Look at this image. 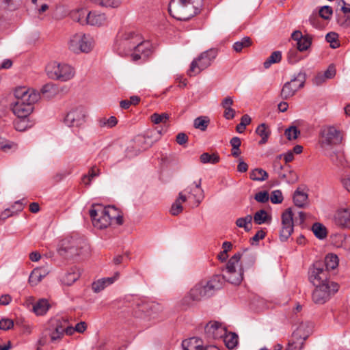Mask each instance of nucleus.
I'll list each match as a JSON object with an SVG mask.
<instances>
[{
    "instance_id": "1",
    "label": "nucleus",
    "mask_w": 350,
    "mask_h": 350,
    "mask_svg": "<svg viewBox=\"0 0 350 350\" xmlns=\"http://www.w3.org/2000/svg\"><path fill=\"white\" fill-rule=\"evenodd\" d=\"M16 99L12 105V111L17 118H28L33 110V105L39 100L40 93L26 87H18L14 90Z\"/></svg>"
},
{
    "instance_id": "2",
    "label": "nucleus",
    "mask_w": 350,
    "mask_h": 350,
    "mask_svg": "<svg viewBox=\"0 0 350 350\" xmlns=\"http://www.w3.org/2000/svg\"><path fill=\"white\" fill-rule=\"evenodd\" d=\"M89 213L94 226L99 229L106 228L113 223L118 225L123 223L122 216L114 206L94 204Z\"/></svg>"
},
{
    "instance_id": "3",
    "label": "nucleus",
    "mask_w": 350,
    "mask_h": 350,
    "mask_svg": "<svg viewBox=\"0 0 350 350\" xmlns=\"http://www.w3.org/2000/svg\"><path fill=\"white\" fill-rule=\"evenodd\" d=\"M203 0H171L168 11L178 21H187L196 15L202 7Z\"/></svg>"
},
{
    "instance_id": "4",
    "label": "nucleus",
    "mask_w": 350,
    "mask_h": 350,
    "mask_svg": "<svg viewBox=\"0 0 350 350\" xmlns=\"http://www.w3.org/2000/svg\"><path fill=\"white\" fill-rule=\"evenodd\" d=\"M88 250L85 240L77 236L66 237L60 241L58 253L66 258H72Z\"/></svg>"
},
{
    "instance_id": "5",
    "label": "nucleus",
    "mask_w": 350,
    "mask_h": 350,
    "mask_svg": "<svg viewBox=\"0 0 350 350\" xmlns=\"http://www.w3.org/2000/svg\"><path fill=\"white\" fill-rule=\"evenodd\" d=\"M221 287L220 275H215L205 284H196L189 292V297L193 301H200L202 299L212 296L214 292Z\"/></svg>"
},
{
    "instance_id": "6",
    "label": "nucleus",
    "mask_w": 350,
    "mask_h": 350,
    "mask_svg": "<svg viewBox=\"0 0 350 350\" xmlns=\"http://www.w3.org/2000/svg\"><path fill=\"white\" fill-rule=\"evenodd\" d=\"M141 36L133 31H125L119 34L114 45V49L121 56L130 55L140 42Z\"/></svg>"
},
{
    "instance_id": "7",
    "label": "nucleus",
    "mask_w": 350,
    "mask_h": 350,
    "mask_svg": "<svg viewBox=\"0 0 350 350\" xmlns=\"http://www.w3.org/2000/svg\"><path fill=\"white\" fill-rule=\"evenodd\" d=\"M47 76L55 80L62 82L72 79L75 75V68L66 63L53 62L46 66Z\"/></svg>"
},
{
    "instance_id": "8",
    "label": "nucleus",
    "mask_w": 350,
    "mask_h": 350,
    "mask_svg": "<svg viewBox=\"0 0 350 350\" xmlns=\"http://www.w3.org/2000/svg\"><path fill=\"white\" fill-rule=\"evenodd\" d=\"M294 214L291 208L285 210L282 214V229L280 232V239L282 241H286L293 232L294 223L302 224L306 219V214L299 211L298 217L293 219Z\"/></svg>"
},
{
    "instance_id": "9",
    "label": "nucleus",
    "mask_w": 350,
    "mask_h": 350,
    "mask_svg": "<svg viewBox=\"0 0 350 350\" xmlns=\"http://www.w3.org/2000/svg\"><path fill=\"white\" fill-rule=\"evenodd\" d=\"M68 47L75 54L88 53L92 49V38L83 33H77L70 36Z\"/></svg>"
},
{
    "instance_id": "10",
    "label": "nucleus",
    "mask_w": 350,
    "mask_h": 350,
    "mask_svg": "<svg viewBox=\"0 0 350 350\" xmlns=\"http://www.w3.org/2000/svg\"><path fill=\"white\" fill-rule=\"evenodd\" d=\"M217 55V51L215 49H211L202 53L197 59L191 62L188 75L190 76L195 75L207 68L211 65Z\"/></svg>"
},
{
    "instance_id": "11",
    "label": "nucleus",
    "mask_w": 350,
    "mask_h": 350,
    "mask_svg": "<svg viewBox=\"0 0 350 350\" xmlns=\"http://www.w3.org/2000/svg\"><path fill=\"white\" fill-rule=\"evenodd\" d=\"M315 288L312 292V301L317 304H323L338 291L339 286L336 282L323 283V284L314 286Z\"/></svg>"
},
{
    "instance_id": "12",
    "label": "nucleus",
    "mask_w": 350,
    "mask_h": 350,
    "mask_svg": "<svg viewBox=\"0 0 350 350\" xmlns=\"http://www.w3.org/2000/svg\"><path fill=\"white\" fill-rule=\"evenodd\" d=\"M329 278V272L324 268V263L322 261H316L309 269L308 278L314 286L323 283H332L333 282L330 281Z\"/></svg>"
},
{
    "instance_id": "13",
    "label": "nucleus",
    "mask_w": 350,
    "mask_h": 350,
    "mask_svg": "<svg viewBox=\"0 0 350 350\" xmlns=\"http://www.w3.org/2000/svg\"><path fill=\"white\" fill-rule=\"evenodd\" d=\"M88 114L85 107L79 106L70 110L64 118L69 127L83 128L88 120Z\"/></svg>"
},
{
    "instance_id": "14",
    "label": "nucleus",
    "mask_w": 350,
    "mask_h": 350,
    "mask_svg": "<svg viewBox=\"0 0 350 350\" xmlns=\"http://www.w3.org/2000/svg\"><path fill=\"white\" fill-rule=\"evenodd\" d=\"M306 81V74L299 72L291 79L285 83L281 90L280 97L286 100L295 95L296 92L304 86Z\"/></svg>"
},
{
    "instance_id": "15",
    "label": "nucleus",
    "mask_w": 350,
    "mask_h": 350,
    "mask_svg": "<svg viewBox=\"0 0 350 350\" xmlns=\"http://www.w3.org/2000/svg\"><path fill=\"white\" fill-rule=\"evenodd\" d=\"M153 46L148 40H143L140 38V42L137 43L133 52L131 53V59L133 62L142 59L146 61L152 53Z\"/></svg>"
},
{
    "instance_id": "16",
    "label": "nucleus",
    "mask_w": 350,
    "mask_h": 350,
    "mask_svg": "<svg viewBox=\"0 0 350 350\" xmlns=\"http://www.w3.org/2000/svg\"><path fill=\"white\" fill-rule=\"evenodd\" d=\"M201 183L202 180L199 179L198 181L193 182L191 185L189 186L183 191L185 194L188 193L190 195L187 198H190V197L193 198L196 206H198L204 198V193L201 187Z\"/></svg>"
},
{
    "instance_id": "17",
    "label": "nucleus",
    "mask_w": 350,
    "mask_h": 350,
    "mask_svg": "<svg viewBox=\"0 0 350 350\" xmlns=\"http://www.w3.org/2000/svg\"><path fill=\"white\" fill-rule=\"evenodd\" d=\"M225 329L218 322H210L204 327L205 335L208 339H218L223 338Z\"/></svg>"
},
{
    "instance_id": "18",
    "label": "nucleus",
    "mask_w": 350,
    "mask_h": 350,
    "mask_svg": "<svg viewBox=\"0 0 350 350\" xmlns=\"http://www.w3.org/2000/svg\"><path fill=\"white\" fill-rule=\"evenodd\" d=\"M51 271L50 267L46 265L35 268L29 277V282L31 286L37 285Z\"/></svg>"
},
{
    "instance_id": "19",
    "label": "nucleus",
    "mask_w": 350,
    "mask_h": 350,
    "mask_svg": "<svg viewBox=\"0 0 350 350\" xmlns=\"http://www.w3.org/2000/svg\"><path fill=\"white\" fill-rule=\"evenodd\" d=\"M313 327L310 322L301 323L293 333V338L306 340L312 333Z\"/></svg>"
},
{
    "instance_id": "20",
    "label": "nucleus",
    "mask_w": 350,
    "mask_h": 350,
    "mask_svg": "<svg viewBox=\"0 0 350 350\" xmlns=\"http://www.w3.org/2000/svg\"><path fill=\"white\" fill-rule=\"evenodd\" d=\"M335 224L342 228H350V209L340 208L334 215Z\"/></svg>"
},
{
    "instance_id": "21",
    "label": "nucleus",
    "mask_w": 350,
    "mask_h": 350,
    "mask_svg": "<svg viewBox=\"0 0 350 350\" xmlns=\"http://www.w3.org/2000/svg\"><path fill=\"white\" fill-rule=\"evenodd\" d=\"M120 277V273L116 272L111 277L103 278L94 282L92 284V288L94 292L99 293L107 286L112 284Z\"/></svg>"
},
{
    "instance_id": "22",
    "label": "nucleus",
    "mask_w": 350,
    "mask_h": 350,
    "mask_svg": "<svg viewBox=\"0 0 350 350\" xmlns=\"http://www.w3.org/2000/svg\"><path fill=\"white\" fill-rule=\"evenodd\" d=\"M80 277V272L77 267H73L64 272L60 278L61 282L67 286L72 285Z\"/></svg>"
},
{
    "instance_id": "23",
    "label": "nucleus",
    "mask_w": 350,
    "mask_h": 350,
    "mask_svg": "<svg viewBox=\"0 0 350 350\" xmlns=\"http://www.w3.org/2000/svg\"><path fill=\"white\" fill-rule=\"evenodd\" d=\"M243 271L244 270L240 267L238 270L235 269L232 272L225 271L223 276L221 277V280L225 279L231 284L238 285L243 279Z\"/></svg>"
},
{
    "instance_id": "24",
    "label": "nucleus",
    "mask_w": 350,
    "mask_h": 350,
    "mask_svg": "<svg viewBox=\"0 0 350 350\" xmlns=\"http://www.w3.org/2000/svg\"><path fill=\"white\" fill-rule=\"evenodd\" d=\"M183 350H202L203 347L202 340L197 337H192L182 342Z\"/></svg>"
},
{
    "instance_id": "25",
    "label": "nucleus",
    "mask_w": 350,
    "mask_h": 350,
    "mask_svg": "<svg viewBox=\"0 0 350 350\" xmlns=\"http://www.w3.org/2000/svg\"><path fill=\"white\" fill-rule=\"evenodd\" d=\"M106 17L104 14L96 12H89L87 15L86 25L100 26L104 24Z\"/></svg>"
},
{
    "instance_id": "26",
    "label": "nucleus",
    "mask_w": 350,
    "mask_h": 350,
    "mask_svg": "<svg viewBox=\"0 0 350 350\" xmlns=\"http://www.w3.org/2000/svg\"><path fill=\"white\" fill-rule=\"evenodd\" d=\"M241 258L242 267H241L243 270L252 268L254 265L256 259V254L253 252H249L247 250H245L243 254H241Z\"/></svg>"
},
{
    "instance_id": "27",
    "label": "nucleus",
    "mask_w": 350,
    "mask_h": 350,
    "mask_svg": "<svg viewBox=\"0 0 350 350\" xmlns=\"http://www.w3.org/2000/svg\"><path fill=\"white\" fill-rule=\"evenodd\" d=\"M187 200V194L184 193L183 192H180L178 198L172 205V207L170 208V213L174 216L180 214L183 210L182 204L183 202H185Z\"/></svg>"
},
{
    "instance_id": "28",
    "label": "nucleus",
    "mask_w": 350,
    "mask_h": 350,
    "mask_svg": "<svg viewBox=\"0 0 350 350\" xmlns=\"http://www.w3.org/2000/svg\"><path fill=\"white\" fill-rule=\"evenodd\" d=\"M339 131L334 127H329L323 133L324 141L327 145H332L339 141Z\"/></svg>"
},
{
    "instance_id": "29",
    "label": "nucleus",
    "mask_w": 350,
    "mask_h": 350,
    "mask_svg": "<svg viewBox=\"0 0 350 350\" xmlns=\"http://www.w3.org/2000/svg\"><path fill=\"white\" fill-rule=\"evenodd\" d=\"M50 306L47 299H40L33 304V311L36 315H44L47 312Z\"/></svg>"
},
{
    "instance_id": "30",
    "label": "nucleus",
    "mask_w": 350,
    "mask_h": 350,
    "mask_svg": "<svg viewBox=\"0 0 350 350\" xmlns=\"http://www.w3.org/2000/svg\"><path fill=\"white\" fill-rule=\"evenodd\" d=\"M135 142L137 146H140L139 150H146L153 144V140L150 136L139 135L135 139Z\"/></svg>"
},
{
    "instance_id": "31",
    "label": "nucleus",
    "mask_w": 350,
    "mask_h": 350,
    "mask_svg": "<svg viewBox=\"0 0 350 350\" xmlns=\"http://www.w3.org/2000/svg\"><path fill=\"white\" fill-rule=\"evenodd\" d=\"M88 12L85 9H79L72 11L70 13V17L74 21L78 22L81 25H86L87 23V15Z\"/></svg>"
},
{
    "instance_id": "32",
    "label": "nucleus",
    "mask_w": 350,
    "mask_h": 350,
    "mask_svg": "<svg viewBox=\"0 0 350 350\" xmlns=\"http://www.w3.org/2000/svg\"><path fill=\"white\" fill-rule=\"evenodd\" d=\"M256 133L261 137L259 144L262 145L267 143L271 134V131L265 123L260 124L256 129Z\"/></svg>"
},
{
    "instance_id": "33",
    "label": "nucleus",
    "mask_w": 350,
    "mask_h": 350,
    "mask_svg": "<svg viewBox=\"0 0 350 350\" xmlns=\"http://www.w3.org/2000/svg\"><path fill=\"white\" fill-rule=\"evenodd\" d=\"M33 122L30 121L29 118H17L14 122V126L16 131H25L28 128H31Z\"/></svg>"
},
{
    "instance_id": "34",
    "label": "nucleus",
    "mask_w": 350,
    "mask_h": 350,
    "mask_svg": "<svg viewBox=\"0 0 350 350\" xmlns=\"http://www.w3.org/2000/svg\"><path fill=\"white\" fill-rule=\"evenodd\" d=\"M58 92V89L55 85L49 83L42 86L41 93L46 98H51L55 96Z\"/></svg>"
},
{
    "instance_id": "35",
    "label": "nucleus",
    "mask_w": 350,
    "mask_h": 350,
    "mask_svg": "<svg viewBox=\"0 0 350 350\" xmlns=\"http://www.w3.org/2000/svg\"><path fill=\"white\" fill-rule=\"evenodd\" d=\"M118 123V120L115 116H111L109 118L102 117L97 120L98 126L100 128L111 129L115 126Z\"/></svg>"
},
{
    "instance_id": "36",
    "label": "nucleus",
    "mask_w": 350,
    "mask_h": 350,
    "mask_svg": "<svg viewBox=\"0 0 350 350\" xmlns=\"http://www.w3.org/2000/svg\"><path fill=\"white\" fill-rule=\"evenodd\" d=\"M223 337L226 346L230 349H233L238 344V336L235 333L229 332L227 334L225 331Z\"/></svg>"
},
{
    "instance_id": "37",
    "label": "nucleus",
    "mask_w": 350,
    "mask_h": 350,
    "mask_svg": "<svg viewBox=\"0 0 350 350\" xmlns=\"http://www.w3.org/2000/svg\"><path fill=\"white\" fill-rule=\"evenodd\" d=\"M324 263V268L327 271L334 269L338 265V256L333 254H329L326 256Z\"/></svg>"
},
{
    "instance_id": "38",
    "label": "nucleus",
    "mask_w": 350,
    "mask_h": 350,
    "mask_svg": "<svg viewBox=\"0 0 350 350\" xmlns=\"http://www.w3.org/2000/svg\"><path fill=\"white\" fill-rule=\"evenodd\" d=\"M271 220V217L269 216L267 213L263 209L256 212L254 215V221L258 225L269 223Z\"/></svg>"
},
{
    "instance_id": "39",
    "label": "nucleus",
    "mask_w": 350,
    "mask_h": 350,
    "mask_svg": "<svg viewBox=\"0 0 350 350\" xmlns=\"http://www.w3.org/2000/svg\"><path fill=\"white\" fill-rule=\"evenodd\" d=\"M200 160L204 164H216L219 161L220 157L217 153L210 154L208 152H204L200 155Z\"/></svg>"
},
{
    "instance_id": "40",
    "label": "nucleus",
    "mask_w": 350,
    "mask_h": 350,
    "mask_svg": "<svg viewBox=\"0 0 350 350\" xmlns=\"http://www.w3.org/2000/svg\"><path fill=\"white\" fill-rule=\"evenodd\" d=\"M133 306H135L139 311L147 312L150 304L144 297H135L133 298Z\"/></svg>"
},
{
    "instance_id": "41",
    "label": "nucleus",
    "mask_w": 350,
    "mask_h": 350,
    "mask_svg": "<svg viewBox=\"0 0 350 350\" xmlns=\"http://www.w3.org/2000/svg\"><path fill=\"white\" fill-rule=\"evenodd\" d=\"M241 258V254L238 252L233 255L228 261L226 266V271L232 272L233 270L237 269L239 266V261Z\"/></svg>"
},
{
    "instance_id": "42",
    "label": "nucleus",
    "mask_w": 350,
    "mask_h": 350,
    "mask_svg": "<svg viewBox=\"0 0 350 350\" xmlns=\"http://www.w3.org/2000/svg\"><path fill=\"white\" fill-rule=\"evenodd\" d=\"M308 195L305 192L297 190L294 193L293 201L295 206L298 207H304L306 204Z\"/></svg>"
},
{
    "instance_id": "43",
    "label": "nucleus",
    "mask_w": 350,
    "mask_h": 350,
    "mask_svg": "<svg viewBox=\"0 0 350 350\" xmlns=\"http://www.w3.org/2000/svg\"><path fill=\"white\" fill-rule=\"evenodd\" d=\"M210 123V119L207 116H200L196 118L193 121L194 128L205 131Z\"/></svg>"
},
{
    "instance_id": "44",
    "label": "nucleus",
    "mask_w": 350,
    "mask_h": 350,
    "mask_svg": "<svg viewBox=\"0 0 350 350\" xmlns=\"http://www.w3.org/2000/svg\"><path fill=\"white\" fill-rule=\"evenodd\" d=\"M312 230L315 237L319 239L322 240L327 237V229L320 223H314L312 226Z\"/></svg>"
},
{
    "instance_id": "45",
    "label": "nucleus",
    "mask_w": 350,
    "mask_h": 350,
    "mask_svg": "<svg viewBox=\"0 0 350 350\" xmlns=\"http://www.w3.org/2000/svg\"><path fill=\"white\" fill-rule=\"evenodd\" d=\"M282 59V52L276 51L265 61L263 66L265 68H269L273 64L279 63Z\"/></svg>"
},
{
    "instance_id": "46",
    "label": "nucleus",
    "mask_w": 350,
    "mask_h": 350,
    "mask_svg": "<svg viewBox=\"0 0 350 350\" xmlns=\"http://www.w3.org/2000/svg\"><path fill=\"white\" fill-rule=\"evenodd\" d=\"M252 217L247 215L244 217L238 218L236 221V225L239 228H243L246 232H249L252 227Z\"/></svg>"
},
{
    "instance_id": "47",
    "label": "nucleus",
    "mask_w": 350,
    "mask_h": 350,
    "mask_svg": "<svg viewBox=\"0 0 350 350\" xmlns=\"http://www.w3.org/2000/svg\"><path fill=\"white\" fill-rule=\"evenodd\" d=\"M250 178L253 180L263 181L268 178V174L261 168H256L250 172Z\"/></svg>"
},
{
    "instance_id": "48",
    "label": "nucleus",
    "mask_w": 350,
    "mask_h": 350,
    "mask_svg": "<svg viewBox=\"0 0 350 350\" xmlns=\"http://www.w3.org/2000/svg\"><path fill=\"white\" fill-rule=\"evenodd\" d=\"M252 44V40L250 37H244L241 40L237 41L233 44V49L236 52H241L244 48H247Z\"/></svg>"
},
{
    "instance_id": "49",
    "label": "nucleus",
    "mask_w": 350,
    "mask_h": 350,
    "mask_svg": "<svg viewBox=\"0 0 350 350\" xmlns=\"http://www.w3.org/2000/svg\"><path fill=\"white\" fill-rule=\"evenodd\" d=\"M312 44V38L310 36L306 35L297 42V50L305 51L308 49Z\"/></svg>"
},
{
    "instance_id": "50",
    "label": "nucleus",
    "mask_w": 350,
    "mask_h": 350,
    "mask_svg": "<svg viewBox=\"0 0 350 350\" xmlns=\"http://www.w3.org/2000/svg\"><path fill=\"white\" fill-rule=\"evenodd\" d=\"M304 341V340L294 339L292 336V339L289 341L286 350H302Z\"/></svg>"
},
{
    "instance_id": "51",
    "label": "nucleus",
    "mask_w": 350,
    "mask_h": 350,
    "mask_svg": "<svg viewBox=\"0 0 350 350\" xmlns=\"http://www.w3.org/2000/svg\"><path fill=\"white\" fill-rule=\"evenodd\" d=\"M301 59V57L296 49H291L287 53V60L291 64H295Z\"/></svg>"
},
{
    "instance_id": "52",
    "label": "nucleus",
    "mask_w": 350,
    "mask_h": 350,
    "mask_svg": "<svg viewBox=\"0 0 350 350\" xmlns=\"http://www.w3.org/2000/svg\"><path fill=\"white\" fill-rule=\"evenodd\" d=\"M169 118L170 116L167 113H154L151 116V121L154 124L165 123Z\"/></svg>"
},
{
    "instance_id": "53",
    "label": "nucleus",
    "mask_w": 350,
    "mask_h": 350,
    "mask_svg": "<svg viewBox=\"0 0 350 350\" xmlns=\"http://www.w3.org/2000/svg\"><path fill=\"white\" fill-rule=\"evenodd\" d=\"M16 147L17 146L15 143L0 137V150L8 152L10 150L16 149Z\"/></svg>"
},
{
    "instance_id": "54",
    "label": "nucleus",
    "mask_w": 350,
    "mask_h": 350,
    "mask_svg": "<svg viewBox=\"0 0 350 350\" xmlns=\"http://www.w3.org/2000/svg\"><path fill=\"white\" fill-rule=\"evenodd\" d=\"M325 40L330 44V46L332 49H336L340 46V44L338 41V34L336 33L329 32L327 33Z\"/></svg>"
},
{
    "instance_id": "55",
    "label": "nucleus",
    "mask_w": 350,
    "mask_h": 350,
    "mask_svg": "<svg viewBox=\"0 0 350 350\" xmlns=\"http://www.w3.org/2000/svg\"><path fill=\"white\" fill-rule=\"evenodd\" d=\"M64 334V328L62 325H58L51 333L50 337L52 342L60 340Z\"/></svg>"
},
{
    "instance_id": "56",
    "label": "nucleus",
    "mask_w": 350,
    "mask_h": 350,
    "mask_svg": "<svg viewBox=\"0 0 350 350\" xmlns=\"http://www.w3.org/2000/svg\"><path fill=\"white\" fill-rule=\"evenodd\" d=\"M98 169L96 167H92L90 170L88 174L84 175L83 176V178H82L83 183L86 185H89L90 184L92 178H93L98 175Z\"/></svg>"
},
{
    "instance_id": "57",
    "label": "nucleus",
    "mask_w": 350,
    "mask_h": 350,
    "mask_svg": "<svg viewBox=\"0 0 350 350\" xmlns=\"http://www.w3.org/2000/svg\"><path fill=\"white\" fill-rule=\"evenodd\" d=\"M300 133L299 130L295 126H291L285 130V135L288 140H293L297 138Z\"/></svg>"
},
{
    "instance_id": "58",
    "label": "nucleus",
    "mask_w": 350,
    "mask_h": 350,
    "mask_svg": "<svg viewBox=\"0 0 350 350\" xmlns=\"http://www.w3.org/2000/svg\"><path fill=\"white\" fill-rule=\"evenodd\" d=\"M102 6L117 8L121 3V0H92Z\"/></svg>"
},
{
    "instance_id": "59",
    "label": "nucleus",
    "mask_w": 350,
    "mask_h": 350,
    "mask_svg": "<svg viewBox=\"0 0 350 350\" xmlns=\"http://www.w3.org/2000/svg\"><path fill=\"white\" fill-rule=\"evenodd\" d=\"M319 13L321 18L325 20H329L333 14V10L331 7L325 5L321 8Z\"/></svg>"
},
{
    "instance_id": "60",
    "label": "nucleus",
    "mask_w": 350,
    "mask_h": 350,
    "mask_svg": "<svg viewBox=\"0 0 350 350\" xmlns=\"http://www.w3.org/2000/svg\"><path fill=\"white\" fill-rule=\"evenodd\" d=\"M270 200L273 204H280L283 201V196L280 190H275L271 192Z\"/></svg>"
},
{
    "instance_id": "61",
    "label": "nucleus",
    "mask_w": 350,
    "mask_h": 350,
    "mask_svg": "<svg viewBox=\"0 0 350 350\" xmlns=\"http://www.w3.org/2000/svg\"><path fill=\"white\" fill-rule=\"evenodd\" d=\"M254 199L260 203H265L269 199V193L267 191H260L254 196Z\"/></svg>"
},
{
    "instance_id": "62",
    "label": "nucleus",
    "mask_w": 350,
    "mask_h": 350,
    "mask_svg": "<svg viewBox=\"0 0 350 350\" xmlns=\"http://www.w3.org/2000/svg\"><path fill=\"white\" fill-rule=\"evenodd\" d=\"M14 326V322L10 319H1L0 320V329L8 330Z\"/></svg>"
},
{
    "instance_id": "63",
    "label": "nucleus",
    "mask_w": 350,
    "mask_h": 350,
    "mask_svg": "<svg viewBox=\"0 0 350 350\" xmlns=\"http://www.w3.org/2000/svg\"><path fill=\"white\" fill-rule=\"evenodd\" d=\"M265 232L262 230H258L255 235L250 239V243L252 245H257L260 240H262L265 237Z\"/></svg>"
},
{
    "instance_id": "64",
    "label": "nucleus",
    "mask_w": 350,
    "mask_h": 350,
    "mask_svg": "<svg viewBox=\"0 0 350 350\" xmlns=\"http://www.w3.org/2000/svg\"><path fill=\"white\" fill-rule=\"evenodd\" d=\"M176 141L179 145H185L188 141L187 135L184 133H179L176 135Z\"/></svg>"
}]
</instances>
